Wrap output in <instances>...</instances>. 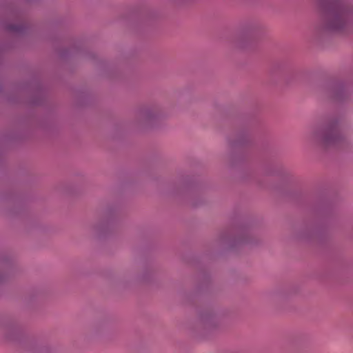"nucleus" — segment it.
I'll return each mask as SVG.
<instances>
[{"label":"nucleus","mask_w":353,"mask_h":353,"mask_svg":"<svg viewBox=\"0 0 353 353\" xmlns=\"http://www.w3.org/2000/svg\"><path fill=\"white\" fill-rule=\"evenodd\" d=\"M345 25V15L342 12H336L332 17L329 28L332 30H341Z\"/></svg>","instance_id":"obj_1"},{"label":"nucleus","mask_w":353,"mask_h":353,"mask_svg":"<svg viewBox=\"0 0 353 353\" xmlns=\"http://www.w3.org/2000/svg\"><path fill=\"white\" fill-rule=\"evenodd\" d=\"M323 142L326 145L334 144L339 139V132L334 126L327 130L323 136Z\"/></svg>","instance_id":"obj_2"}]
</instances>
